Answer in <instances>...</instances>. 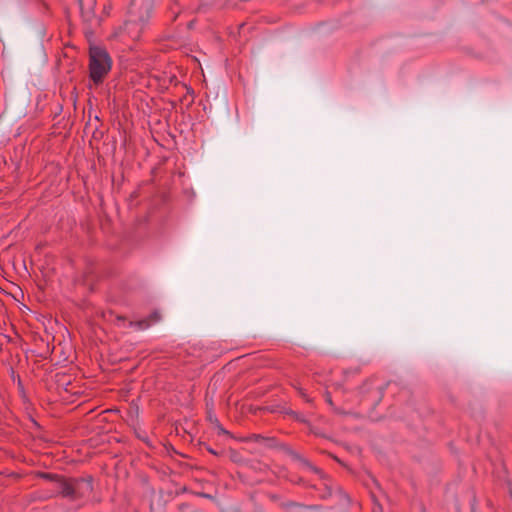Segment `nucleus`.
I'll return each mask as SVG.
<instances>
[{
  "label": "nucleus",
  "mask_w": 512,
  "mask_h": 512,
  "mask_svg": "<svg viewBox=\"0 0 512 512\" xmlns=\"http://www.w3.org/2000/svg\"><path fill=\"white\" fill-rule=\"evenodd\" d=\"M134 19L135 18H131L128 16L123 26V34H126L132 40H138L141 37L146 26L141 23H138Z\"/></svg>",
  "instance_id": "obj_5"
},
{
  "label": "nucleus",
  "mask_w": 512,
  "mask_h": 512,
  "mask_svg": "<svg viewBox=\"0 0 512 512\" xmlns=\"http://www.w3.org/2000/svg\"><path fill=\"white\" fill-rule=\"evenodd\" d=\"M207 451L213 455H217V452L214 449H212L211 447H207Z\"/></svg>",
  "instance_id": "obj_14"
},
{
  "label": "nucleus",
  "mask_w": 512,
  "mask_h": 512,
  "mask_svg": "<svg viewBox=\"0 0 512 512\" xmlns=\"http://www.w3.org/2000/svg\"><path fill=\"white\" fill-rule=\"evenodd\" d=\"M217 430H218V434L231 436L230 432L227 431L225 428H223L222 425H218Z\"/></svg>",
  "instance_id": "obj_11"
},
{
  "label": "nucleus",
  "mask_w": 512,
  "mask_h": 512,
  "mask_svg": "<svg viewBox=\"0 0 512 512\" xmlns=\"http://www.w3.org/2000/svg\"><path fill=\"white\" fill-rule=\"evenodd\" d=\"M283 507L286 509L295 508V507L305 508V509H309V510L318 509V506H316V505H303V504H300V503L294 502V501H289L287 503H284Z\"/></svg>",
  "instance_id": "obj_7"
},
{
  "label": "nucleus",
  "mask_w": 512,
  "mask_h": 512,
  "mask_svg": "<svg viewBox=\"0 0 512 512\" xmlns=\"http://www.w3.org/2000/svg\"><path fill=\"white\" fill-rule=\"evenodd\" d=\"M209 419H210V421H211L212 423H214V417L209 416Z\"/></svg>",
  "instance_id": "obj_16"
},
{
  "label": "nucleus",
  "mask_w": 512,
  "mask_h": 512,
  "mask_svg": "<svg viewBox=\"0 0 512 512\" xmlns=\"http://www.w3.org/2000/svg\"><path fill=\"white\" fill-rule=\"evenodd\" d=\"M41 477L52 483L56 495L70 501H78L89 497L93 491L91 477L68 478L54 473H42Z\"/></svg>",
  "instance_id": "obj_1"
},
{
  "label": "nucleus",
  "mask_w": 512,
  "mask_h": 512,
  "mask_svg": "<svg viewBox=\"0 0 512 512\" xmlns=\"http://www.w3.org/2000/svg\"><path fill=\"white\" fill-rule=\"evenodd\" d=\"M112 60L108 52L98 46L89 49V77L95 86L103 83L111 70Z\"/></svg>",
  "instance_id": "obj_2"
},
{
  "label": "nucleus",
  "mask_w": 512,
  "mask_h": 512,
  "mask_svg": "<svg viewBox=\"0 0 512 512\" xmlns=\"http://www.w3.org/2000/svg\"><path fill=\"white\" fill-rule=\"evenodd\" d=\"M246 440L254 441V442H260L262 440H265V438L263 436H261L260 434H251L250 436H248L246 438Z\"/></svg>",
  "instance_id": "obj_9"
},
{
  "label": "nucleus",
  "mask_w": 512,
  "mask_h": 512,
  "mask_svg": "<svg viewBox=\"0 0 512 512\" xmlns=\"http://www.w3.org/2000/svg\"><path fill=\"white\" fill-rule=\"evenodd\" d=\"M153 10L152 0H131L128 16L147 26Z\"/></svg>",
  "instance_id": "obj_4"
},
{
  "label": "nucleus",
  "mask_w": 512,
  "mask_h": 512,
  "mask_svg": "<svg viewBox=\"0 0 512 512\" xmlns=\"http://www.w3.org/2000/svg\"><path fill=\"white\" fill-rule=\"evenodd\" d=\"M360 402L368 407H376L382 400L384 390L381 386L375 385L374 381L368 380L359 388Z\"/></svg>",
  "instance_id": "obj_3"
},
{
  "label": "nucleus",
  "mask_w": 512,
  "mask_h": 512,
  "mask_svg": "<svg viewBox=\"0 0 512 512\" xmlns=\"http://www.w3.org/2000/svg\"><path fill=\"white\" fill-rule=\"evenodd\" d=\"M213 424L215 425L216 428L218 427V425H221L219 420L216 417H214V423Z\"/></svg>",
  "instance_id": "obj_15"
},
{
  "label": "nucleus",
  "mask_w": 512,
  "mask_h": 512,
  "mask_svg": "<svg viewBox=\"0 0 512 512\" xmlns=\"http://www.w3.org/2000/svg\"><path fill=\"white\" fill-rule=\"evenodd\" d=\"M324 486H325V492L323 494H321V497L325 499V498L331 496L332 489L328 482H324Z\"/></svg>",
  "instance_id": "obj_10"
},
{
  "label": "nucleus",
  "mask_w": 512,
  "mask_h": 512,
  "mask_svg": "<svg viewBox=\"0 0 512 512\" xmlns=\"http://www.w3.org/2000/svg\"><path fill=\"white\" fill-rule=\"evenodd\" d=\"M161 319V315L159 312L157 311H154L153 313H151L148 318L146 319H143L141 321H138L137 322V325L140 329H146L148 328L149 326H151L152 324L154 323H157L158 321H160Z\"/></svg>",
  "instance_id": "obj_6"
},
{
  "label": "nucleus",
  "mask_w": 512,
  "mask_h": 512,
  "mask_svg": "<svg viewBox=\"0 0 512 512\" xmlns=\"http://www.w3.org/2000/svg\"><path fill=\"white\" fill-rule=\"evenodd\" d=\"M308 467H309V469H310L312 472H314L315 474L319 475V477H320L321 479H323V480H326V479H327V476L324 474V472H323L321 469H319V468H317V467H315V466H313V465H311V464H308Z\"/></svg>",
  "instance_id": "obj_8"
},
{
  "label": "nucleus",
  "mask_w": 512,
  "mask_h": 512,
  "mask_svg": "<svg viewBox=\"0 0 512 512\" xmlns=\"http://www.w3.org/2000/svg\"><path fill=\"white\" fill-rule=\"evenodd\" d=\"M326 401L327 403H329L330 405H333L332 403V399H331V395L329 393L326 394Z\"/></svg>",
  "instance_id": "obj_13"
},
{
  "label": "nucleus",
  "mask_w": 512,
  "mask_h": 512,
  "mask_svg": "<svg viewBox=\"0 0 512 512\" xmlns=\"http://www.w3.org/2000/svg\"><path fill=\"white\" fill-rule=\"evenodd\" d=\"M17 384H18V388H19V390H20L21 392H23V391H24V386H23L22 381H21V379H20V377H19V376L17 377Z\"/></svg>",
  "instance_id": "obj_12"
}]
</instances>
